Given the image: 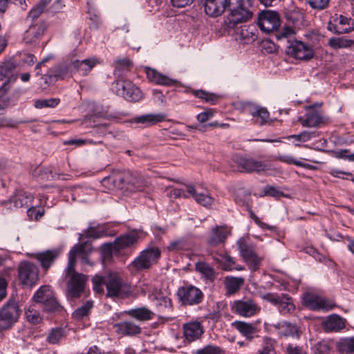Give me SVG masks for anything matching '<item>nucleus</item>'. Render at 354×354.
Instances as JSON below:
<instances>
[{"mask_svg": "<svg viewBox=\"0 0 354 354\" xmlns=\"http://www.w3.org/2000/svg\"><path fill=\"white\" fill-rule=\"evenodd\" d=\"M81 247H73L68 254V264L65 269L64 278L66 283V296L74 299L82 297L85 291L87 277L75 270L76 255L82 252Z\"/></svg>", "mask_w": 354, "mask_h": 354, "instance_id": "1", "label": "nucleus"}, {"mask_svg": "<svg viewBox=\"0 0 354 354\" xmlns=\"http://www.w3.org/2000/svg\"><path fill=\"white\" fill-rule=\"evenodd\" d=\"M93 289L98 294L104 292V286L106 289L109 297H127L131 293V287L125 283L117 272H109L105 275H95L92 279Z\"/></svg>", "mask_w": 354, "mask_h": 354, "instance_id": "2", "label": "nucleus"}, {"mask_svg": "<svg viewBox=\"0 0 354 354\" xmlns=\"http://www.w3.org/2000/svg\"><path fill=\"white\" fill-rule=\"evenodd\" d=\"M160 256L161 252L158 247H149L140 252L128 268L131 272L149 270L158 261Z\"/></svg>", "mask_w": 354, "mask_h": 354, "instance_id": "3", "label": "nucleus"}, {"mask_svg": "<svg viewBox=\"0 0 354 354\" xmlns=\"http://www.w3.org/2000/svg\"><path fill=\"white\" fill-rule=\"evenodd\" d=\"M21 310L18 301L13 297L0 309V331L10 328L15 324L21 315Z\"/></svg>", "mask_w": 354, "mask_h": 354, "instance_id": "4", "label": "nucleus"}, {"mask_svg": "<svg viewBox=\"0 0 354 354\" xmlns=\"http://www.w3.org/2000/svg\"><path fill=\"white\" fill-rule=\"evenodd\" d=\"M230 308L233 313L242 317H251L261 311V306L252 297H243L234 300L230 304Z\"/></svg>", "mask_w": 354, "mask_h": 354, "instance_id": "5", "label": "nucleus"}, {"mask_svg": "<svg viewBox=\"0 0 354 354\" xmlns=\"http://www.w3.org/2000/svg\"><path fill=\"white\" fill-rule=\"evenodd\" d=\"M115 93L129 102H138L142 98L140 89L132 82L119 79L113 83Z\"/></svg>", "mask_w": 354, "mask_h": 354, "instance_id": "6", "label": "nucleus"}, {"mask_svg": "<svg viewBox=\"0 0 354 354\" xmlns=\"http://www.w3.org/2000/svg\"><path fill=\"white\" fill-rule=\"evenodd\" d=\"M261 299L275 306L281 314H289L295 310L292 298L288 294L268 292L261 296Z\"/></svg>", "mask_w": 354, "mask_h": 354, "instance_id": "7", "label": "nucleus"}, {"mask_svg": "<svg viewBox=\"0 0 354 354\" xmlns=\"http://www.w3.org/2000/svg\"><path fill=\"white\" fill-rule=\"evenodd\" d=\"M177 295L179 301L184 306L198 305L204 299V294L201 290L191 284L180 287L178 289Z\"/></svg>", "mask_w": 354, "mask_h": 354, "instance_id": "8", "label": "nucleus"}, {"mask_svg": "<svg viewBox=\"0 0 354 354\" xmlns=\"http://www.w3.org/2000/svg\"><path fill=\"white\" fill-rule=\"evenodd\" d=\"M241 257L246 263L250 270L256 271L259 268L262 259L257 254L254 247L248 243L243 238L237 241Z\"/></svg>", "mask_w": 354, "mask_h": 354, "instance_id": "9", "label": "nucleus"}, {"mask_svg": "<svg viewBox=\"0 0 354 354\" xmlns=\"http://www.w3.org/2000/svg\"><path fill=\"white\" fill-rule=\"evenodd\" d=\"M18 278L22 285L28 287L35 286L39 278V270L36 265L28 261H21L18 266Z\"/></svg>", "mask_w": 354, "mask_h": 354, "instance_id": "10", "label": "nucleus"}, {"mask_svg": "<svg viewBox=\"0 0 354 354\" xmlns=\"http://www.w3.org/2000/svg\"><path fill=\"white\" fill-rule=\"evenodd\" d=\"M280 24V17L277 12L263 10L259 12L258 26L263 32L270 33L277 30Z\"/></svg>", "mask_w": 354, "mask_h": 354, "instance_id": "11", "label": "nucleus"}, {"mask_svg": "<svg viewBox=\"0 0 354 354\" xmlns=\"http://www.w3.org/2000/svg\"><path fill=\"white\" fill-rule=\"evenodd\" d=\"M327 28L335 34H346L354 30V20L342 15L335 14L328 21Z\"/></svg>", "mask_w": 354, "mask_h": 354, "instance_id": "12", "label": "nucleus"}, {"mask_svg": "<svg viewBox=\"0 0 354 354\" xmlns=\"http://www.w3.org/2000/svg\"><path fill=\"white\" fill-rule=\"evenodd\" d=\"M233 161L238 167V170L241 172L259 173L267 169V165L263 161L252 157L236 156Z\"/></svg>", "mask_w": 354, "mask_h": 354, "instance_id": "13", "label": "nucleus"}, {"mask_svg": "<svg viewBox=\"0 0 354 354\" xmlns=\"http://www.w3.org/2000/svg\"><path fill=\"white\" fill-rule=\"evenodd\" d=\"M286 53L295 59L308 61L315 55V52L311 46L305 43L295 40L287 46Z\"/></svg>", "mask_w": 354, "mask_h": 354, "instance_id": "14", "label": "nucleus"}, {"mask_svg": "<svg viewBox=\"0 0 354 354\" xmlns=\"http://www.w3.org/2000/svg\"><path fill=\"white\" fill-rule=\"evenodd\" d=\"M303 303L306 307L313 310H328L333 308V305L327 299L309 292L304 295Z\"/></svg>", "mask_w": 354, "mask_h": 354, "instance_id": "15", "label": "nucleus"}, {"mask_svg": "<svg viewBox=\"0 0 354 354\" xmlns=\"http://www.w3.org/2000/svg\"><path fill=\"white\" fill-rule=\"evenodd\" d=\"M185 186L189 197H193L198 204L207 207L213 203V198L209 196L206 189H203L199 185L194 186L192 184L186 185Z\"/></svg>", "mask_w": 354, "mask_h": 354, "instance_id": "16", "label": "nucleus"}, {"mask_svg": "<svg viewBox=\"0 0 354 354\" xmlns=\"http://www.w3.org/2000/svg\"><path fill=\"white\" fill-rule=\"evenodd\" d=\"M183 330L185 341L188 343L199 339L204 333L201 323L197 321L184 324Z\"/></svg>", "mask_w": 354, "mask_h": 354, "instance_id": "17", "label": "nucleus"}, {"mask_svg": "<svg viewBox=\"0 0 354 354\" xmlns=\"http://www.w3.org/2000/svg\"><path fill=\"white\" fill-rule=\"evenodd\" d=\"M245 110L256 119L255 122L259 125L266 124L270 118V113L265 107L257 105L252 102H246L244 105Z\"/></svg>", "mask_w": 354, "mask_h": 354, "instance_id": "18", "label": "nucleus"}, {"mask_svg": "<svg viewBox=\"0 0 354 354\" xmlns=\"http://www.w3.org/2000/svg\"><path fill=\"white\" fill-rule=\"evenodd\" d=\"M68 75V67L66 64H59L51 68L42 79L46 84H54L59 80L64 79Z\"/></svg>", "mask_w": 354, "mask_h": 354, "instance_id": "19", "label": "nucleus"}, {"mask_svg": "<svg viewBox=\"0 0 354 354\" xmlns=\"http://www.w3.org/2000/svg\"><path fill=\"white\" fill-rule=\"evenodd\" d=\"M315 105L307 107L306 118H299V121L303 127H315L323 122L321 113L315 109Z\"/></svg>", "mask_w": 354, "mask_h": 354, "instance_id": "20", "label": "nucleus"}, {"mask_svg": "<svg viewBox=\"0 0 354 354\" xmlns=\"http://www.w3.org/2000/svg\"><path fill=\"white\" fill-rule=\"evenodd\" d=\"M15 68L16 65L12 60L0 63V81L6 78L7 80L3 84L8 83L9 90L11 88V84L15 82L17 78V76L15 74Z\"/></svg>", "mask_w": 354, "mask_h": 354, "instance_id": "21", "label": "nucleus"}, {"mask_svg": "<svg viewBox=\"0 0 354 354\" xmlns=\"http://www.w3.org/2000/svg\"><path fill=\"white\" fill-rule=\"evenodd\" d=\"M100 62L95 57L85 59L83 60H74L71 62L73 68L83 76L87 75Z\"/></svg>", "mask_w": 354, "mask_h": 354, "instance_id": "22", "label": "nucleus"}, {"mask_svg": "<svg viewBox=\"0 0 354 354\" xmlns=\"http://www.w3.org/2000/svg\"><path fill=\"white\" fill-rule=\"evenodd\" d=\"M146 73L149 80L156 84L173 86L178 83L176 80L171 79L155 69L147 68Z\"/></svg>", "mask_w": 354, "mask_h": 354, "instance_id": "23", "label": "nucleus"}, {"mask_svg": "<svg viewBox=\"0 0 354 354\" xmlns=\"http://www.w3.org/2000/svg\"><path fill=\"white\" fill-rule=\"evenodd\" d=\"M44 32V27L42 24L30 25L25 32L24 41L26 44H36Z\"/></svg>", "mask_w": 354, "mask_h": 354, "instance_id": "24", "label": "nucleus"}, {"mask_svg": "<svg viewBox=\"0 0 354 354\" xmlns=\"http://www.w3.org/2000/svg\"><path fill=\"white\" fill-rule=\"evenodd\" d=\"M138 239V233L131 232L116 238L114 241L115 251L119 252L120 250L130 248Z\"/></svg>", "mask_w": 354, "mask_h": 354, "instance_id": "25", "label": "nucleus"}, {"mask_svg": "<svg viewBox=\"0 0 354 354\" xmlns=\"http://www.w3.org/2000/svg\"><path fill=\"white\" fill-rule=\"evenodd\" d=\"M118 333L124 336H136L141 333L142 328L132 321H123L115 325Z\"/></svg>", "mask_w": 354, "mask_h": 354, "instance_id": "26", "label": "nucleus"}, {"mask_svg": "<svg viewBox=\"0 0 354 354\" xmlns=\"http://www.w3.org/2000/svg\"><path fill=\"white\" fill-rule=\"evenodd\" d=\"M232 326L250 341L252 340L253 335L258 332L257 328L253 324L243 321H235L232 323Z\"/></svg>", "mask_w": 354, "mask_h": 354, "instance_id": "27", "label": "nucleus"}, {"mask_svg": "<svg viewBox=\"0 0 354 354\" xmlns=\"http://www.w3.org/2000/svg\"><path fill=\"white\" fill-rule=\"evenodd\" d=\"M33 196L28 192L24 190H18L11 198L10 202L17 208H28L32 205Z\"/></svg>", "mask_w": 354, "mask_h": 354, "instance_id": "28", "label": "nucleus"}, {"mask_svg": "<svg viewBox=\"0 0 354 354\" xmlns=\"http://www.w3.org/2000/svg\"><path fill=\"white\" fill-rule=\"evenodd\" d=\"M226 9L227 0H214L204 7L205 13L212 17L221 15Z\"/></svg>", "mask_w": 354, "mask_h": 354, "instance_id": "29", "label": "nucleus"}, {"mask_svg": "<svg viewBox=\"0 0 354 354\" xmlns=\"http://www.w3.org/2000/svg\"><path fill=\"white\" fill-rule=\"evenodd\" d=\"M59 256V251L57 250H46L36 255L37 260L40 263L41 266L45 270H47L55 260Z\"/></svg>", "mask_w": 354, "mask_h": 354, "instance_id": "30", "label": "nucleus"}, {"mask_svg": "<svg viewBox=\"0 0 354 354\" xmlns=\"http://www.w3.org/2000/svg\"><path fill=\"white\" fill-rule=\"evenodd\" d=\"M229 231L225 226H216L212 229V236L208 240V243L210 245L216 246L219 243L225 242Z\"/></svg>", "mask_w": 354, "mask_h": 354, "instance_id": "31", "label": "nucleus"}, {"mask_svg": "<svg viewBox=\"0 0 354 354\" xmlns=\"http://www.w3.org/2000/svg\"><path fill=\"white\" fill-rule=\"evenodd\" d=\"M127 315L140 322H146L153 318V313L145 307L132 308L125 312Z\"/></svg>", "mask_w": 354, "mask_h": 354, "instance_id": "32", "label": "nucleus"}, {"mask_svg": "<svg viewBox=\"0 0 354 354\" xmlns=\"http://www.w3.org/2000/svg\"><path fill=\"white\" fill-rule=\"evenodd\" d=\"M35 172L38 173L39 178L43 180H64L68 179V174L54 173L50 167H38Z\"/></svg>", "mask_w": 354, "mask_h": 354, "instance_id": "33", "label": "nucleus"}, {"mask_svg": "<svg viewBox=\"0 0 354 354\" xmlns=\"http://www.w3.org/2000/svg\"><path fill=\"white\" fill-rule=\"evenodd\" d=\"M277 342L271 337L265 336L262 338L258 348V354H276Z\"/></svg>", "mask_w": 354, "mask_h": 354, "instance_id": "34", "label": "nucleus"}, {"mask_svg": "<svg viewBox=\"0 0 354 354\" xmlns=\"http://www.w3.org/2000/svg\"><path fill=\"white\" fill-rule=\"evenodd\" d=\"M243 283L244 279L242 277H226L225 279V286L230 295L237 292Z\"/></svg>", "mask_w": 354, "mask_h": 354, "instance_id": "35", "label": "nucleus"}, {"mask_svg": "<svg viewBox=\"0 0 354 354\" xmlns=\"http://www.w3.org/2000/svg\"><path fill=\"white\" fill-rule=\"evenodd\" d=\"M164 119L165 115L162 114H147L135 118L133 122L136 123H141L145 127H149L162 122Z\"/></svg>", "mask_w": 354, "mask_h": 354, "instance_id": "36", "label": "nucleus"}, {"mask_svg": "<svg viewBox=\"0 0 354 354\" xmlns=\"http://www.w3.org/2000/svg\"><path fill=\"white\" fill-rule=\"evenodd\" d=\"M55 295L49 286H41L34 294L33 300L37 303L44 304Z\"/></svg>", "mask_w": 354, "mask_h": 354, "instance_id": "37", "label": "nucleus"}, {"mask_svg": "<svg viewBox=\"0 0 354 354\" xmlns=\"http://www.w3.org/2000/svg\"><path fill=\"white\" fill-rule=\"evenodd\" d=\"M114 65V75L120 78L124 73L130 71L133 66V63L129 59L124 58L115 60Z\"/></svg>", "mask_w": 354, "mask_h": 354, "instance_id": "38", "label": "nucleus"}, {"mask_svg": "<svg viewBox=\"0 0 354 354\" xmlns=\"http://www.w3.org/2000/svg\"><path fill=\"white\" fill-rule=\"evenodd\" d=\"M337 351L341 354L354 353V337L340 339L336 344Z\"/></svg>", "mask_w": 354, "mask_h": 354, "instance_id": "39", "label": "nucleus"}, {"mask_svg": "<svg viewBox=\"0 0 354 354\" xmlns=\"http://www.w3.org/2000/svg\"><path fill=\"white\" fill-rule=\"evenodd\" d=\"M328 44L335 50L349 48L353 45V39H348L346 37H331L328 39Z\"/></svg>", "mask_w": 354, "mask_h": 354, "instance_id": "40", "label": "nucleus"}, {"mask_svg": "<svg viewBox=\"0 0 354 354\" xmlns=\"http://www.w3.org/2000/svg\"><path fill=\"white\" fill-rule=\"evenodd\" d=\"M325 328L330 331H339L345 326L343 319L338 316L334 315L329 317L324 322Z\"/></svg>", "mask_w": 354, "mask_h": 354, "instance_id": "41", "label": "nucleus"}, {"mask_svg": "<svg viewBox=\"0 0 354 354\" xmlns=\"http://www.w3.org/2000/svg\"><path fill=\"white\" fill-rule=\"evenodd\" d=\"M196 271L202 274L206 279L212 280L215 277V271L207 263L199 261L195 265Z\"/></svg>", "mask_w": 354, "mask_h": 354, "instance_id": "42", "label": "nucleus"}, {"mask_svg": "<svg viewBox=\"0 0 354 354\" xmlns=\"http://www.w3.org/2000/svg\"><path fill=\"white\" fill-rule=\"evenodd\" d=\"M49 0H41L38 4L34 6L27 17V19L31 18L32 20L37 19L41 13H43L46 9V7L49 3Z\"/></svg>", "mask_w": 354, "mask_h": 354, "instance_id": "43", "label": "nucleus"}, {"mask_svg": "<svg viewBox=\"0 0 354 354\" xmlns=\"http://www.w3.org/2000/svg\"><path fill=\"white\" fill-rule=\"evenodd\" d=\"M42 305L43 310L48 313L60 312L63 309L55 295Z\"/></svg>", "mask_w": 354, "mask_h": 354, "instance_id": "44", "label": "nucleus"}, {"mask_svg": "<svg viewBox=\"0 0 354 354\" xmlns=\"http://www.w3.org/2000/svg\"><path fill=\"white\" fill-rule=\"evenodd\" d=\"M93 303L92 301H87L82 306L77 308L73 313V317L77 319H81L87 316L93 308Z\"/></svg>", "mask_w": 354, "mask_h": 354, "instance_id": "45", "label": "nucleus"}, {"mask_svg": "<svg viewBox=\"0 0 354 354\" xmlns=\"http://www.w3.org/2000/svg\"><path fill=\"white\" fill-rule=\"evenodd\" d=\"M65 336V332L62 328H53L46 338L50 344H57Z\"/></svg>", "mask_w": 354, "mask_h": 354, "instance_id": "46", "label": "nucleus"}, {"mask_svg": "<svg viewBox=\"0 0 354 354\" xmlns=\"http://www.w3.org/2000/svg\"><path fill=\"white\" fill-rule=\"evenodd\" d=\"M191 93L195 97L204 100L211 104H214L217 100V96L215 94L207 93L203 90H192Z\"/></svg>", "mask_w": 354, "mask_h": 354, "instance_id": "47", "label": "nucleus"}, {"mask_svg": "<svg viewBox=\"0 0 354 354\" xmlns=\"http://www.w3.org/2000/svg\"><path fill=\"white\" fill-rule=\"evenodd\" d=\"M60 102V99L57 97H52L49 99H41L37 100L35 102V106L37 109H43V108H54L57 106Z\"/></svg>", "mask_w": 354, "mask_h": 354, "instance_id": "48", "label": "nucleus"}, {"mask_svg": "<svg viewBox=\"0 0 354 354\" xmlns=\"http://www.w3.org/2000/svg\"><path fill=\"white\" fill-rule=\"evenodd\" d=\"M190 248V244L185 239H180L170 243L168 250L170 251L187 250Z\"/></svg>", "mask_w": 354, "mask_h": 354, "instance_id": "49", "label": "nucleus"}, {"mask_svg": "<svg viewBox=\"0 0 354 354\" xmlns=\"http://www.w3.org/2000/svg\"><path fill=\"white\" fill-rule=\"evenodd\" d=\"M9 91L8 83L3 84L0 87V115L3 113L5 109L9 104V98L6 95Z\"/></svg>", "mask_w": 354, "mask_h": 354, "instance_id": "50", "label": "nucleus"}, {"mask_svg": "<svg viewBox=\"0 0 354 354\" xmlns=\"http://www.w3.org/2000/svg\"><path fill=\"white\" fill-rule=\"evenodd\" d=\"M83 234L86 238H92L93 239H99L103 236L107 234L106 231L104 229L96 230L93 227H88L84 230ZM82 234H80V239L82 238Z\"/></svg>", "mask_w": 354, "mask_h": 354, "instance_id": "51", "label": "nucleus"}, {"mask_svg": "<svg viewBox=\"0 0 354 354\" xmlns=\"http://www.w3.org/2000/svg\"><path fill=\"white\" fill-rule=\"evenodd\" d=\"M225 351L220 346L208 344L203 348L194 352V354H225Z\"/></svg>", "mask_w": 354, "mask_h": 354, "instance_id": "52", "label": "nucleus"}, {"mask_svg": "<svg viewBox=\"0 0 354 354\" xmlns=\"http://www.w3.org/2000/svg\"><path fill=\"white\" fill-rule=\"evenodd\" d=\"M156 305L158 306L159 310L162 313H169L171 310V301L167 297L157 298Z\"/></svg>", "mask_w": 354, "mask_h": 354, "instance_id": "53", "label": "nucleus"}, {"mask_svg": "<svg viewBox=\"0 0 354 354\" xmlns=\"http://www.w3.org/2000/svg\"><path fill=\"white\" fill-rule=\"evenodd\" d=\"M25 315L27 321L33 324H37L41 321V317L39 315V313L35 309L28 308L25 312Z\"/></svg>", "mask_w": 354, "mask_h": 354, "instance_id": "54", "label": "nucleus"}, {"mask_svg": "<svg viewBox=\"0 0 354 354\" xmlns=\"http://www.w3.org/2000/svg\"><path fill=\"white\" fill-rule=\"evenodd\" d=\"M100 252L104 259H111L113 257V252L115 251V243H105L100 247Z\"/></svg>", "mask_w": 354, "mask_h": 354, "instance_id": "55", "label": "nucleus"}, {"mask_svg": "<svg viewBox=\"0 0 354 354\" xmlns=\"http://www.w3.org/2000/svg\"><path fill=\"white\" fill-rule=\"evenodd\" d=\"M330 349V344L326 340L319 341L315 346V351L316 354H328Z\"/></svg>", "mask_w": 354, "mask_h": 354, "instance_id": "56", "label": "nucleus"}, {"mask_svg": "<svg viewBox=\"0 0 354 354\" xmlns=\"http://www.w3.org/2000/svg\"><path fill=\"white\" fill-rule=\"evenodd\" d=\"M306 1L312 8L322 10L328 6L330 0H306Z\"/></svg>", "mask_w": 354, "mask_h": 354, "instance_id": "57", "label": "nucleus"}, {"mask_svg": "<svg viewBox=\"0 0 354 354\" xmlns=\"http://www.w3.org/2000/svg\"><path fill=\"white\" fill-rule=\"evenodd\" d=\"M286 353V354H307L306 351L301 346L292 344H288Z\"/></svg>", "mask_w": 354, "mask_h": 354, "instance_id": "58", "label": "nucleus"}, {"mask_svg": "<svg viewBox=\"0 0 354 354\" xmlns=\"http://www.w3.org/2000/svg\"><path fill=\"white\" fill-rule=\"evenodd\" d=\"M169 196L171 198H177L179 197H183V198H188L189 194L187 192V190L184 189H180L174 188L170 190V192L168 194Z\"/></svg>", "mask_w": 354, "mask_h": 354, "instance_id": "59", "label": "nucleus"}, {"mask_svg": "<svg viewBox=\"0 0 354 354\" xmlns=\"http://www.w3.org/2000/svg\"><path fill=\"white\" fill-rule=\"evenodd\" d=\"M28 208L27 214L30 219L38 220L43 216V212H40L32 205Z\"/></svg>", "mask_w": 354, "mask_h": 354, "instance_id": "60", "label": "nucleus"}, {"mask_svg": "<svg viewBox=\"0 0 354 354\" xmlns=\"http://www.w3.org/2000/svg\"><path fill=\"white\" fill-rule=\"evenodd\" d=\"M265 195H268L273 197H279L284 196L283 194L278 190L277 188L272 186H267L264 188Z\"/></svg>", "mask_w": 354, "mask_h": 354, "instance_id": "61", "label": "nucleus"}, {"mask_svg": "<svg viewBox=\"0 0 354 354\" xmlns=\"http://www.w3.org/2000/svg\"><path fill=\"white\" fill-rule=\"evenodd\" d=\"M224 269L225 270H234L235 266V261L234 258L230 257V255H225L224 257Z\"/></svg>", "mask_w": 354, "mask_h": 354, "instance_id": "62", "label": "nucleus"}, {"mask_svg": "<svg viewBox=\"0 0 354 354\" xmlns=\"http://www.w3.org/2000/svg\"><path fill=\"white\" fill-rule=\"evenodd\" d=\"M315 132H310L307 131H304L299 134V137H300V142H307L310 140L311 138L316 137Z\"/></svg>", "mask_w": 354, "mask_h": 354, "instance_id": "63", "label": "nucleus"}, {"mask_svg": "<svg viewBox=\"0 0 354 354\" xmlns=\"http://www.w3.org/2000/svg\"><path fill=\"white\" fill-rule=\"evenodd\" d=\"M294 34V31L292 28L289 27H286L283 28L279 34L277 35V37L279 39H283V38H288L290 36H292Z\"/></svg>", "mask_w": 354, "mask_h": 354, "instance_id": "64", "label": "nucleus"}]
</instances>
